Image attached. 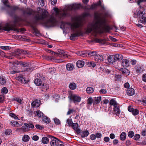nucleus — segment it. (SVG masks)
Returning <instances> with one entry per match:
<instances>
[{
    "label": "nucleus",
    "mask_w": 146,
    "mask_h": 146,
    "mask_svg": "<svg viewBox=\"0 0 146 146\" xmlns=\"http://www.w3.org/2000/svg\"><path fill=\"white\" fill-rule=\"evenodd\" d=\"M66 69L68 71H71L73 70L74 68V65L71 63L67 64L66 66Z\"/></svg>",
    "instance_id": "25"
},
{
    "label": "nucleus",
    "mask_w": 146,
    "mask_h": 146,
    "mask_svg": "<svg viewBox=\"0 0 146 146\" xmlns=\"http://www.w3.org/2000/svg\"><path fill=\"white\" fill-rule=\"evenodd\" d=\"M11 133V130L10 129H7L5 132V134L6 135H9Z\"/></svg>",
    "instance_id": "54"
},
{
    "label": "nucleus",
    "mask_w": 146,
    "mask_h": 146,
    "mask_svg": "<svg viewBox=\"0 0 146 146\" xmlns=\"http://www.w3.org/2000/svg\"><path fill=\"white\" fill-rule=\"evenodd\" d=\"M131 112L134 115H136L139 113V111L137 109H133Z\"/></svg>",
    "instance_id": "47"
},
{
    "label": "nucleus",
    "mask_w": 146,
    "mask_h": 146,
    "mask_svg": "<svg viewBox=\"0 0 146 146\" xmlns=\"http://www.w3.org/2000/svg\"><path fill=\"white\" fill-rule=\"evenodd\" d=\"M10 116L12 117L14 119H18V117L17 116V115L13 113H11L9 114Z\"/></svg>",
    "instance_id": "52"
},
{
    "label": "nucleus",
    "mask_w": 146,
    "mask_h": 146,
    "mask_svg": "<svg viewBox=\"0 0 146 146\" xmlns=\"http://www.w3.org/2000/svg\"><path fill=\"white\" fill-rule=\"evenodd\" d=\"M14 99V100L17 102L19 103L20 104H22V102L21 99L19 98H15Z\"/></svg>",
    "instance_id": "58"
},
{
    "label": "nucleus",
    "mask_w": 146,
    "mask_h": 146,
    "mask_svg": "<svg viewBox=\"0 0 146 146\" xmlns=\"http://www.w3.org/2000/svg\"><path fill=\"white\" fill-rule=\"evenodd\" d=\"M101 100V97L100 96H96L94 98V104H97L100 103Z\"/></svg>",
    "instance_id": "22"
},
{
    "label": "nucleus",
    "mask_w": 146,
    "mask_h": 146,
    "mask_svg": "<svg viewBox=\"0 0 146 146\" xmlns=\"http://www.w3.org/2000/svg\"><path fill=\"white\" fill-rule=\"evenodd\" d=\"M54 120L55 123L57 125H58L60 123V120L56 118H54Z\"/></svg>",
    "instance_id": "55"
},
{
    "label": "nucleus",
    "mask_w": 146,
    "mask_h": 146,
    "mask_svg": "<svg viewBox=\"0 0 146 146\" xmlns=\"http://www.w3.org/2000/svg\"><path fill=\"white\" fill-rule=\"evenodd\" d=\"M66 123L70 126H71L73 123L72 119L70 118H68L67 119Z\"/></svg>",
    "instance_id": "44"
},
{
    "label": "nucleus",
    "mask_w": 146,
    "mask_h": 146,
    "mask_svg": "<svg viewBox=\"0 0 146 146\" xmlns=\"http://www.w3.org/2000/svg\"><path fill=\"white\" fill-rule=\"evenodd\" d=\"M24 125L25 126V127L27 129V130H26V131H28L29 128H31L33 129L34 127V125L32 123H24Z\"/></svg>",
    "instance_id": "23"
},
{
    "label": "nucleus",
    "mask_w": 146,
    "mask_h": 146,
    "mask_svg": "<svg viewBox=\"0 0 146 146\" xmlns=\"http://www.w3.org/2000/svg\"><path fill=\"white\" fill-rule=\"evenodd\" d=\"M122 60L121 64L123 66L127 67L129 66V60L126 59H122Z\"/></svg>",
    "instance_id": "12"
},
{
    "label": "nucleus",
    "mask_w": 146,
    "mask_h": 146,
    "mask_svg": "<svg viewBox=\"0 0 146 146\" xmlns=\"http://www.w3.org/2000/svg\"><path fill=\"white\" fill-rule=\"evenodd\" d=\"M97 7V5H96V3L93 4L90 8V9H94L96 8Z\"/></svg>",
    "instance_id": "63"
},
{
    "label": "nucleus",
    "mask_w": 146,
    "mask_h": 146,
    "mask_svg": "<svg viewBox=\"0 0 146 146\" xmlns=\"http://www.w3.org/2000/svg\"><path fill=\"white\" fill-rule=\"evenodd\" d=\"M96 20L89 24L86 31V33L92 32L95 34L98 33H102L104 32H108L110 30V27L106 23L104 18L101 17L100 15H95Z\"/></svg>",
    "instance_id": "2"
},
{
    "label": "nucleus",
    "mask_w": 146,
    "mask_h": 146,
    "mask_svg": "<svg viewBox=\"0 0 146 146\" xmlns=\"http://www.w3.org/2000/svg\"><path fill=\"white\" fill-rule=\"evenodd\" d=\"M76 84L73 82L71 83L69 85V88L72 90H74L76 89Z\"/></svg>",
    "instance_id": "30"
},
{
    "label": "nucleus",
    "mask_w": 146,
    "mask_h": 146,
    "mask_svg": "<svg viewBox=\"0 0 146 146\" xmlns=\"http://www.w3.org/2000/svg\"><path fill=\"white\" fill-rule=\"evenodd\" d=\"M97 5V6H100L102 8V11H103L105 9V8L104 7V6L101 5V2L100 1H99L97 3H96Z\"/></svg>",
    "instance_id": "38"
},
{
    "label": "nucleus",
    "mask_w": 146,
    "mask_h": 146,
    "mask_svg": "<svg viewBox=\"0 0 146 146\" xmlns=\"http://www.w3.org/2000/svg\"><path fill=\"white\" fill-rule=\"evenodd\" d=\"M88 64L89 66H92V67H94L96 66V64L93 62H91L88 63Z\"/></svg>",
    "instance_id": "56"
},
{
    "label": "nucleus",
    "mask_w": 146,
    "mask_h": 146,
    "mask_svg": "<svg viewBox=\"0 0 146 146\" xmlns=\"http://www.w3.org/2000/svg\"><path fill=\"white\" fill-rule=\"evenodd\" d=\"M10 125H11L13 127H18L22 125V123L19 124L17 121H12L10 122Z\"/></svg>",
    "instance_id": "15"
},
{
    "label": "nucleus",
    "mask_w": 146,
    "mask_h": 146,
    "mask_svg": "<svg viewBox=\"0 0 146 146\" xmlns=\"http://www.w3.org/2000/svg\"><path fill=\"white\" fill-rule=\"evenodd\" d=\"M94 59L96 61L98 62H101L103 60V58L102 55L98 54L97 53L94 57Z\"/></svg>",
    "instance_id": "13"
},
{
    "label": "nucleus",
    "mask_w": 146,
    "mask_h": 146,
    "mask_svg": "<svg viewBox=\"0 0 146 146\" xmlns=\"http://www.w3.org/2000/svg\"><path fill=\"white\" fill-rule=\"evenodd\" d=\"M141 134L144 136H146V130H143L141 133Z\"/></svg>",
    "instance_id": "64"
},
{
    "label": "nucleus",
    "mask_w": 146,
    "mask_h": 146,
    "mask_svg": "<svg viewBox=\"0 0 146 146\" xmlns=\"http://www.w3.org/2000/svg\"><path fill=\"white\" fill-rule=\"evenodd\" d=\"M134 133L132 131H129L128 133V136L130 138H132L134 135Z\"/></svg>",
    "instance_id": "46"
},
{
    "label": "nucleus",
    "mask_w": 146,
    "mask_h": 146,
    "mask_svg": "<svg viewBox=\"0 0 146 146\" xmlns=\"http://www.w3.org/2000/svg\"><path fill=\"white\" fill-rule=\"evenodd\" d=\"M35 83L37 86H39L41 84L42 82L40 79L36 78L35 80Z\"/></svg>",
    "instance_id": "33"
},
{
    "label": "nucleus",
    "mask_w": 146,
    "mask_h": 146,
    "mask_svg": "<svg viewBox=\"0 0 146 146\" xmlns=\"http://www.w3.org/2000/svg\"><path fill=\"white\" fill-rule=\"evenodd\" d=\"M49 139H50L49 138L46 137H43L42 139V141L44 144H47L48 142Z\"/></svg>",
    "instance_id": "37"
},
{
    "label": "nucleus",
    "mask_w": 146,
    "mask_h": 146,
    "mask_svg": "<svg viewBox=\"0 0 146 146\" xmlns=\"http://www.w3.org/2000/svg\"><path fill=\"white\" fill-rule=\"evenodd\" d=\"M48 137L51 139L50 144L51 146H58L60 143H61V141L51 135H48Z\"/></svg>",
    "instance_id": "5"
},
{
    "label": "nucleus",
    "mask_w": 146,
    "mask_h": 146,
    "mask_svg": "<svg viewBox=\"0 0 146 146\" xmlns=\"http://www.w3.org/2000/svg\"><path fill=\"white\" fill-rule=\"evenodd\" d=\"M22 11L23 14L24 15H34L35 14V11L30 8H28L25 10H23Z\"/></svg>",
    "instance_id": "11"
},
{
    "label": "nucleus",
    "mask_w": 146,
    "mask_h": 146,
    "mask_svg": "<svg viewBox=\"0 0 146 146\" xmlns=\"http://www.w3.org/2000/svg\"><path fill=\"white\" fill-rule=\"evenodd\" d=\"M29 54L30 53L29 52H28L27 51H24L23 50H18L17 52L16 53L15 56L18 58L21 59V58L19 57L20 55L21 54Z\"/></svg>",
    "instance_id": "10"
},
{
    "label": "nucleus",
    "mask_w": 146,
    "mask_h": 146,
    "mask_svg": "<svg viewBox=\"0 0 146 146\" xmlns=\"http://www.w3.org/2000/svg\"><path fill=\"white\" fill-rule=\"evenodd\" d=\"M81 7L80 4H74L67 5L61 10L59 11L57 8H55L54 9V13L49 17L46 10L39 8L36 15L35 16V19L36 22L41 20L40 24L44 27H53L56 24L58 20H62L69 16L70 14L68 11L78 9Z\"/></svg>",
    "instance_id": "1"
},
{
    "label": "nucleus",
    "mask_w": 146,
    "mask_h": 146,
    "mask_svg": "<svg viewBox=\"0 0 146 146\" xmlns=\"http://www.w3.org/2000/svg\"><path fill=\"white\" fill-rule=\"evenodd\" d=\"M27 130V129L24 126H22L21 128H17L16 129V131L18 132H20L21 130H22L23 132H26Z\"/></svg>",
    "instance_id": "39"
},
{
    "label": "nucleus",
    "mask_w": 146,
    "mask_h": 146,
    "mask_svg": "<svg viewBox=\"0 0 146 146\" xmlns=\"http://www.w3.org/2000/svg\"><path fill=\"white\" fill-rule=\"evenodd\" d=\"M86 92L88 94H91L93 93L94 91V89L91 87H89L86 89Z\"/></svg>",
    "instance_id": "31"
},
{
    "label": "nucleus",
    "mask_w": 146,
    "mask_h": 146,
    "mask_svg": "<svg viewBox=\"0 0 146 146\" xmlns=\"http://www.w3.org/2000/svg\"><path fill=\"white\" fill-rule=\"evenodd\" d=\"M142 78L143 81L145 82H146V74H143Z\"/></svg>",
    "instance_id": "62"
},
{
    "label": "nucleus",
    "mask_w": 146,
    "mask_h": 146,
    "mask_svg": "<svg viewBox=\"0 0 146 146\" xmlns=\"http://www.w3.org/2000/svg\"><path fill=\"white\" fill-rule=\"evenodd\" d=\"M42 89H43L44 91H46L48 88V85L46 84H44L41 86Z\"/></svg>",
    "instance_id": "43"
},
{
    "label": "nucleus",
    "mask_w": 146,
    "mask_h": 146,
    "mask_svg": "<svg viewBox=\"0 0 146 146\" xmlns=\"http://www.w3.org/2000/svg\"><path fill=\"white\" fill-rule=\"evenodd\" d=\"M135 90L133 88H129L127 90V94L129 96H132L135 94Z\"/></svg>",
    "instance_id": "21"
},
{
    "label": "nucleus",
    "mask_w": 146,
    "mask_h": 146,
    "mask_svg": "<svg viewBox=\"0 0 146 146\" xmlns=\"http://www.w3.org/2000/svg\"><path fill=\"white\" fill-rule=\"evenodd\" d=\"M68 97L71 100L73 101L74 103L80 102L81 101V97L74 94H71Z\"/></svg>",
    "instance_id": "6"
},
{
    "label": "nucleus",
    "mask_w": 146,
    "mask_h": 146,
    "mask_svg": "<svg viewBox=\"0 0 146 146\" xmlns=\"http://www.w3.org/2000/svg\"><path fill=\"white\" fill-rule=\"evenodd\" d=\"M82 34V33L81 30L77 31L75 33L71 34L70 39L71 40H74L76 37L81 35Z\"/></svg>",
    "instance_id": "9"
},
{
    "label": "nucleus",
    "mask_w": 146,
    "mask_h": 146,
    "mask_svg": "<svg viewBox=\"0 0 146 146\" xmlns=\"http://www.w3.org/2000/svg\"><path fill=\"white\" fill-rule=\"evenodd\" d=\"M8 92V90L6 87H4L1 90V93L3 94H5Z\"/></svg>",
    "instance_id": "48"
},
{
    "label": "nucleus",
    "mask_w": 146,
    "mask_h": 146,
    "mask_svg": "<svg viewBox=\"0 0 146 146\" xmlns=\"http://www.w3.org/2000/svg\"><path fill=\"white\" fill-rule=\"evenodd\" d=\"M89 134L87 131H82L81 133V135L82 137H87Z\"/></svg>",
    "instance_id": "29"
},
{
    "label": "nucleus",
    "mask_w": 146,
    "mask_h": 146,
    "mask_svg": "<svg viewBox=\"0 0 146 146\" xmlns=\"http://www.w3.org/2000/svg\"><path fill=\"white\" fill-rule=\"evenodd\" d=\"M36 113L38 117H40L42 116H43V113L40 111H36Z\"/></svg>",
    "instance_id": "51"
},
{
    "label": "nucleus",
    "mask_w": 146,
    "mask_h": 146,
    "mask_svg": "<svg viewBox=\"0 0 146 146\" xmlns=\"http://www.w3.org/2000/svg\"><path fill=\"white\" fill-rule=\"evenodd\" d=\"M58 52L56 53V54L60 57L65 58L68 57L67 52H65L64 50L60 49H58Z\"/></svg>",
    "instance_id": "7"
},
{
    "label": "nucleus",
    "mask_w": 146,
    "mask_h": 146,
    "mask_svg": "<svg viewBox=\"0 0 146 146\" xmlns=\"http://www.w3.org/2000/svg\"><path fill=\"white\" fill-rule=\"evenodd\" d=\"M126 133L124 132H122L120 135V139L122 141H124L126 139Z\"/></svg>",
    "instance_id": "32"
},
{
    "label": "nucleus",
    "mask_w": 146,
    "mask_h": 146,
    "mask_svg": "<svg viewBox=\"0 0 146 146\" xmlns=\"http://www.w3.org/2000/svg\"><path fill=\"white\" fill-rule=\"evenodd\" d=\"M86 15V14H85L83 17L79 16L75 17L73 19V22L71 25V29L74 31L76 29L82 27L84 24V18Z\"/></svg>",
    "instance_id": "3"
},
{
    "label": "nucleus",
    "mask_w": 146,
    "mask_h": 146,
    "mask_svg": "<svg viewBox=\"0 0 146 146\" xmlns=\"http://www.w3.org/2000/svg\"><path fill=\"white\" fill-rule=\"evenodd\" d=\"M82 34V33L81 30L77 31L75 33L71 34L70 39L71 40H74L76 37L81 35Z\"/></svg>",
    "instance_id": "8"
},
{
    "label": "nucleus",
    "mask_w": 146,
    "mask_h": 146,
    "mask_svg": "<svg viewBox=\"0 0 146 146\" xmlns=\"http://www.w3.org/2000/svg\"><path fill=\"white\" fill-rule=\"evenodd\" d=\"M76 64L78 68H82L84 65V62L83 60H79L77 62Z\"/></svg>",
    "instance_id": "24"
},
{
    "label": "nucleus",
    "mask_w": 146,
    "mask_h": 146,
    "mask_svg": "<svg viewBox=\"0 0 146 146\" xmlns=\"http://www.w3.org/2000/svg\"><path fill=\"white\" fill-rule=\"evenodd\" d=\"M11 10L13 11H15L17 10H22V9L19 8L18 6H13L9 7Z\"/></svg>",
    "instance_id": "27"
},
{
    "label": "nucleus",
    "mask_w": 146,
    "mask_h": 146,
    "mask_svg": "<svg viewBox=\"0 0 146 146\" xmlns=\"http://www.w3.org/2000/svg\"><path fill=\"white\" fill-rule=\"evenodd\" d=\"M113 110L115 113L117 115L120 113V110L119 108V105L117 106L116 107H114Z\"/></svg>",
    "instance_id": "35"
},
{
    "label": "nucleus",
    "mask_w": 146,
    "mask_h": 146,
    "mask_svg": "<svg viewBox=\"0 0 146 146\" xmlns=\"http://www.w3.org/2000/svg\"><path fill=\"white\" fill-rule=\"evenodd\" d=\"M119 70L121 71L124 75L127 76L129 74V71L126 68H121L119 69Z\"/></svg>",
    "instance_id": "18"
},
{
    "label": "nucleus",
    "mask_w": 146,
    "mask_h": 146,
    "mask_svg": "<svg viewBox=\"0 0 146 146\" xmlns=\"http://www.w3.org/2000/svg\"><path fill=\"white\" fill-rule=\"evenodd\" d=\"M40 101L36 100L31 103V106L33 107H38L40 106Z\"/></svg>",
    "instance_id": "17"
},
{
    "label": "nucleus",
    "mask_w": 146,
    "mask_h": 146,
    "mask_svg": "<svg viewBox=\"0 0 146 146\" xmlns=\"http://www.w3.org/2000/svg\"><path fill=\"white\" fill-rule=\"evenodd\" d=\"M139 22L142 23L146 24V18L145 17H143L142 20H140Z\"/></svg>",
    "instance_id": "60"
},
{
    "label": "nucleus",
    "mask_w": 146,
    "mask_h": 146,
    "mask_svg": "<svg viewBox=\"0 0 146 146\" xmlns=\"http://www.w3.org/2000/svg\"><path fill=\"white\" fill-rule=\"evenodd\" d=\"M43 58H45L47 60H53V57L51 56H44L43 57Z\"/></svg>",
    "instance_id": "45"
},
{
    "label": "nucleus",
    "mask_w": 146,
    "mask_h": 146,
    "mask_svg": "<svg viewBox=\"0 0 146 146\" xmlns=\"http://www.w3.org/2000/svg\"><path fill=\"white\" fill-rule=\"evenodd\" d=\"M110 104L111 105H113L114 107H116L118 104H117L116 102L113 99H111L110 102Z\"/></svg>",
    "instance_id": "26"
},
{
    "label": "nucleus",
    "mask_w": 146,
    "mask_h": 146,
    "mask_svg": "<svg viewBox=\"0 0 146 146\" xmlns=\"http://www.w3.org/2000/svg\"><path fill=\"white\" fill-rule=\"evenodd\" d=\"M108 60L109 62L111 63H113L115 62L113 58V55L109 56L108 57Z\"/></svg>",
    "instance_id": "28"
},
{
    "label": "nucleus",
    "mask_w": 146,
    "mask_h": 146,
    "mask_svg": "<svg viewBox=\"0 0 146 146\" xmlns=\"http://www.w3.org/2000/svg\"><path fill=\"white\" fill-rule=\"evenodd\" d=\"M135 68L137 72L139 74L142 73L143 71V66L140 65H137L135 67Z\"/></svg>",
    "instance_id": "16"
},
{
    "label": "nucleus",
    "mask_w": 146,
    "mask_h": 146,
    "mask_svg": "<svg viewBox=\"0 0 146 146\" xmlns=\"http://www.w3.org/2000/svg\"><path fill=\"white\" fill-rule=\"evenodd\" d=\"M140 135L139 134H136L133 137V139L136 141H137L140 138Z\"/></svg>",
    "instance_id": "53"
},
{
    "label": "nucleus",
    "mask_w": 146,
    "mask_h": 146,
    "mask_svg": "<svg viewBox=\"0 0 146 146\" xmlns=\"http://www.w3.org/2000/svg\"><path fill=\"white\" fill-rule=\"evenodd\" d=\"M113 58L115 60V62L117 61H120L122 60L123 58V56L121 54H116L115 55H113Z\"/></svg>",
    "instance_id": "14"
},
{
    "label": "nucleus",
    "mask_w": 146,
    "mask_h": 146,
    "mask_svg": "<svg viewBox=\"0 0 146 146\" xmlns=\"http://www.w3.org/2000/svg\"><path fill=\"white\" fill-rule=\"evenodd\" d=\"M42 119L43 121L47 123H49L50 121L49 119L46 116H43Z\"/></svg>",
    "instance_id": "36"
},
{
    "label": "nucleus",
    "mask_w": 146,
    "mask_h": 146,
    "mask_svg": "<svg viewBox=\"0 0 146 146\" xmlns=\"http://www.w3.org/2000/svg\"><path fill=\"white\" fill-rule=\"evenodd\" d=\"M16 78L17 80L19 81L21 83L23 84H26L27 82V80H25V78L22 76L17 77Z\"/></svg>",
    "instance_id": "20"
},
{
    "label": "nucleus",
    "mask_w": 146,
    "mask_h": 146,
    "mask_svg": "<svg viewBox=\"0 0 146 146\" xmlns=\"http://www.w3.org/2000/svg\"><path fill=\"white\" fill-rule=\"evenodd\" d=\"M99 92L100 94H106L107 93V90L106 89H101L99 91Z\"/></svg>",
    "instance_id": "59"
},
{
    "label": "nucleus",
    "mask_w": 146,
    "mask_h": 146,
    "mask_svg": "<svg viewBox=\"0 0 146 146\" xmlns=\"http://www.w3.org/2000/svg\"><path fill=\"white\" fill-rule=\"evenodd\" d=\"M29 136L28 135H25L23 136L22 140L25 142H27L29 140Z\"/></svg>",
    "instance_id": "34"
},
{
    "label": "nucleus",
    "mask_w": 146,
    "mask_h": 146,
    "mask_svg": "<svg viewBox=\"0 0 146 146\" xmlns=\"http://www.w3.org/2000/svg\"><path fill=\"white\" fill-rule=\"evenodd\" d=\"M94 40L96 42L99 43H102L104 42V40L97 38L95 39Z\"/></svg>",
    "instance_id": "50"
},
{
    "label": "nucleus",
    "mask_w": 146,
    "mask_h": 146,
    "mask_svg": "<svg viewBox=\"0 0 146 146\" xmlns=\"http://www.w3.org/2000/svg\"><path fill=\"white\" fill-rule=\"evenodd\" d=\"M35 127H36V128L37 129H43V126H41L39 125H37V124L36 125H35Z\"/></svg>",
    "instance_id": "61"
},
{
    "label": "nucleus",
    "mask_w": 146,
    "mask_h": 146,
    "mask_svg": "<svg viewBox=\"0 0 146 146\" xmlns=\"http://www.w3.org/2000/svg\"><path fill=\"white\" fill-rule=\"evenodd\" d=\"M78 125L77 123H73L71 126H72L73 129L76 130L78 129Z\"/></svg>",
    "instance_id": "42"
},
{
    "label": "nucleus",
    "mask_w": 146,
    "mask_h": 146,
    "mask_svg": "<svg viewBox=\"0 0 146 146\" xmlns=\"http://www.w3.org/2000/svg\"><path fill=\"white\" fill-rule=\"evenodd\" d=\"M97 52L96 51H92V52H87L86 53H87L89 56H94L96 54Z\"/></svg>",
    "instance_id": "40"
},
{
    "label": "nucleus",
    "mask_w": 146,
    "mask_h": 146,
    "mask_svg": "<svg viewBox=\"0 0 146 146\" xmlns=\"http://www.w3.org/2000/svg\"><path fill=\"white\" fill-rule=\"evenodd\" d=\"M93 101V100L92 98H89L87 100V104L91 105L92 104Z\"/></svg>",
    "instance_id": "49"
},
{
    "label": "nucleus",
    "mask_w": 146,
    "mask_h": 146,
    "mask_svg": "<svg viewBox=\"0 0 146 146\" xmlns=\"http://www.w3.org/2000/svg\"><path fill=\"white\" fill-rule=\"evenodd\" d=\"M17 22V21L15 20L14 21L13 24L7 23L5 26H3L1 24H0V30H3L8 31L11 30H13L18 32V29L16 27V24Z\"/></svg>",
    "instance_id": "4"
},
{
    "label": "nucleus",
    "mask_w": 146,
    "mask_h": 146,
    "mask_svg": "<svg viewBox=\"0 0 146 146\" xmlns=\"http://www.w3.org/2000/svg\"><path fill=\"white\" fill-rule=\"evenodd\" d=\"M144 13L143 12V11H139L137 13V17L139 19V21L140 20H142L143 17H145L144 16Z\"/></svg>",
    "instance_id": "19"
},
{
    "label": "nucleus",
    "mask_w": 146,
    "mask_h": 146,
    "mask_svg": "<svg viewBox=\"0 0 146 146\" xmlns=\"http://www.w3.org/2000/svg\"><path fill=\"white\" fill-rule=\"evenodd\" d=\"M6 81L4 78L3 77H0V84L3 85L6 83Z\"/></svg>",
    "instance_id": "41"
},
{
    "label": "nucleus",
    "mask_w": 146,
    "mask_h": 146,
    "mask_svg": "<svg viewBox=\"0 0 146 146\" xmlns=\"http://www.w3.org/2000/svg\"><path fill=\"white\" fill-rule=\"evenodd\" d=\"M39 5L41 6L42 7L44 5V0H38Z\"/></svg>",
    "instance_id": "57"
}]
</instances>
